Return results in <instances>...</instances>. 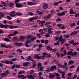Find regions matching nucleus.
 Returning a JSON list of instances; mask_svg holds the SVG:
<instances>
[{"label": "nucleus", "mask_w": 79, "mask_h": 79, "mask_svg": "<svg viewBox=\"0 0 79 79\" xmlns=\"http://www.w3.org/2000/svg\"><path fill=\"white\" fill-rule=\"evenodd\" d=\"M77 54V52H74L71 55L72 56H76Z\"/></svg>", "instance_id": "9b49d317"}, {"label": "nucleus", "mask_w": 79, "mask_h": 79, "mask_svg": "<svg viewBox=\"0 0 79 79\" xmlns=\"http://www.w3.org/2000/svg\"><path fill=\"white\" fill-rule=\"evenodd\" d=\"M56 55L58 57H60V53H59V52H56Z\"/></svg>", "instance_id": "864d4df0"}, {"label": "nucleus", "mask_w": 79, "mask_h": 79, "mask_svg": "<svg viewBox=\"0 0 79 79\" xmlns=\"http://www.w3.org/2000/svg\"><path fill=\"white\" fill-rule=\"evenodd\" d=\"M4 26V25L1 23L0 24V27H1V28H3Z\"/></svg>", "instance_id": "5fc2aeb1"}, {"label": "nucleus", "mask_w": 79, "mask_h": 79, "mask_svg": "<svg viewBox=\"0 0 79 79\" xmlns=\"http://www.w3.org/2000/svg\"><path fill=\"white\" fill-rule=\"evenodd\" d=\"M47 53L44 52L42 54L43 55V56H37L36 55H35L34 56V58H37V59H39L42 60H43V59H44L45 57H46V55H47Z\"/></svg>", "instance_id": "f257e3e1"}, {"label": "nucleus", "mask_w": 79, "mask_h": 79, "mask_svg": "<svg viewBox=\"0 0 79 79\" xmlns=\"http://www.w3.org/2000/svg\"><path fill=\"white\" fill-rule=\"evenodd\" d=\"M55 74L56 76V77H58L60 76V74L59 73H55Z\"/></svg>", "instance_id": "79ce46f5"}, {"label": "nucleus", "mask_w": 79, "mask_h": 79, "mask_svg": "<svg viewBox=\"0 0 79 79\" xmlns=\"http://www.w3.org/2000/svg\"><path fill=\"white\" fill-rule=\"evenodd\" d=\"M9 27V25L6 24V25H4V29H6V28H7V27Z\"/></svg>", "instance_id": "a878e982"}, {"label": "nucleus", "mask_w": 79, "mask_h": 79, "mask_svg": "<svg viewBox=\"0 0 79 79\" xmlns=\"http://www.w3.org/2000/svg\"><path fill=\"white\" fill-rule=\"evenodd\" d=\"M29 62H25L23 63V65L24 66H27L29 64Z\"/></svg>", "instance_id": "a211bd4d"}, {"label": "nucleus", "mask_w": 79, "mask_h": 79, "mask_svg": "<svg viewBox=\"0 0 79 79\" xmlns=\"http://www.w3.org/2000/svg\"><path fill=\"white\" fill-rule=\"evenodd\" d=\"M36 39V37H33L31 38V40L32 41H34V40H35Z\"/></svg>", "instance_id": "473e14b6"}, {"label": "nucleus", "mask_w": 79, "mask_h": 79, "mask_svg": "<svg viewBox=\"0 0 79 79\" xmlns=\"http://www.w3.org/2000/svg\"><path fill=\"white\" fill-rule=\"evenodd\" d=\"M56 21L57 22H58V21H61V19L60 18H58L56 19Z\"/></svg>", "instance_id": "ea45409f"}, {"label": "nucleus", "mask_w": 79, "mask_h": 79, "mask_svg": "<svg viewBox=\"0 0 79 79\" xmlns=\"http://www.w3.org/2000/svg\"><path fill=\"white\" fill-rule=\"evenodd\" d=\"M30 61H32V63L33 64H35V63H36L35 61V60H33V59H31L30 60Z\"/></svg>", "instance_id": "7c9ffc66"}, {"label": "nucleus", "mask_w": 79, "mask_h": 79, "mask_svg": "<svg viewBox=\"0 0 79 79\" xmlns=\"http://www.w3.org/2000/svg\"><path fill=\"white\" fill-rule=\"evenodd\" d=\"M15 68H20V66L19 65H15Z\"/></svg>", "instance_id": "3c124183"}, {"label": "nucleus", "mask_w": 79, "mask_h": 79, "mask_svg": "<svg viewBox=\"0 0 79 79\" xmlns=\"http://www.w3.org/2000/svg\"><path fill=\"white\" fill-rule=\"evenodd\" d=\"M0 76H1V78H4L5 76H6V74H5V73H2L1 74Z\"/></svg>", "instance_id": "ddd939ff"}, {"label": "nucleus", "mask_w": 79, "mask_h": 79, "mask_svg": "<svg viewBox=\"0 0 79 79\" xmlns=\"http://www.w3.org/2000/svg\"><path fill=\"white\" fill-rule=\"evenodd\" d=\"M44 42H45V44H47L48 43V40H45L44 41Z\"/></svg>", "instance_id": "338daca9"}, {"label": "nucleus", "mask_w": 79, "mask_h": 79, "mask_svg": "<svg viewBox=\"0 0 79 79\" xmlns=\"http://www.w3.org/2000/svg\"><path fill=\"white\" fill-rule=\"evenodd\" d=\"M53 31H48V34H53Z\"/></svg>", "instance_id": "e433bc0d"}, {"label": "nucleus", "mask_w": 79, "mask_h": 79, "mask_svg": "<svg viewBox=\"0 0 79 79\" xmlns=\"http://www.w3.org/2000/svg\"><path fill=\"white\" fill-rule=\"evenodd\" d=\"M11 36H13V35H12V34H10L8 35V37L9 39H11Z\"/></svg>", "instance_id": "c9c22d12"}, {"label": "nucleus", "mask_w": 79, "mask_h": 79, "mask_svg": "<svg viewBox=\"0 0 79 79\" xmlns=\"http://www.w3.org/2000/svg\"><path fill=\"white\" fill-rule=\"evenodd\" d=\"M69 65H71L72 64H74V61L73 60H70L69 62Z\"/></svg>", "instance_id": "f3484780"}, {"label": "nucleus", "mask_w": 79, "mask_h": 79, "mask_svg": "<svg viewBox=\"0 0 79 79\" xmlns=\"http://www.w3.org/2000/svg\"><path fill=\"white\" fill-rule=\"evenodd\" d=\"M18 78H22V79H26L27 77L26 76H24V75H18Z\"/></svg>", "instance_id": "20e7f679"}, {"label": "nucleus", "mask_w": 79, "mask_h": 79, "mask_svg": "<svg viewBox=\"0 0 79 79\" xmlns=\"http://www.w3.org/2000/svg\"><path fill=\"white\" fill-rule=\"evenodd\" d=\"M73 11V8H71L70 10V12H69V14H70V15H71L72 14H74V12Z\"/></svg>", "instance_id": "dca6fc26"}, {"label": "nucleus", "mask_w": 79, "mask_h": 79, "mask_svg": "<svg viewBox=\"0 0 79 79\" xmlns=\"http://www.w3.org/2000/svg\"><path fill=\"white\" fill-rule=\"evenodd\" d=\"M31 59V56H29L28 58L27 59V61H29Z\"/></svg>", "instance_id": "4c0bfd02"}, {"label": "nucleus", "mask_w": 79, "mask_h": 79, "mask_svg": "<svg viewBox=\"0 0 79 79\" xmlns=\"http://www.w3.org/2000/svg\"><path fill=\"white\" fill-rule=\"evenodd\" d=\"M66 28V27H64V25H63L62 26H61V29H64Z\"/></svg>", "instance_id": "49530a36"}, {"label": "nucleus", "mask_w": 79, "mask_h": 79, "mask_svg": "<svg viewBox=\"0 0 79 79\" xmlns=\"http://www.w3.org/2000/svg\"><path fill=\"white\" fill-rule=\"evenodd\" d=\"M0 46L1 47H6L5 44H1Z\"/></svg>", "instance_id": "72a5a7b5"}, {"label": "nucleus", "mask_w": 79, "mask_h": 79, "mask_svg": "<svg viewBox=\"0 0 79 79\" xmlns=\"http://www.w3.org/2000/svg\"><path fill=\"white\" fill-rule=\"evenodd\" d=\"M56 68V67L55 66H52L51 67V68L50 69V71H53V70L55 69Z\"/></svg>", "instance_id": "0eeeda50"}, {"label": "nucleus", "mask_w": 79, "mask_h": 79, "mask_svg": "<svg viewBox=\"0 0 79 79\" xmlns=\"http://www.w3.org/2000/svg\"><path fill=\"white\" fill-rule=\"evenodd\" d=\"M7 18L8 19H12V18L10 16H7Z\"/></svg>", "instance_id": "774afa93"}, {"label": "nucleus", "mask_w": 79, "mask_h": 79, "mask_svg": "<svg viewBox=\"0 0 79 79\" xmlns=\"http://www.w3.org/2000/svg\"><path fill=\"white\" fill-rule=\"evenodd\" d=\"M64 74L65 73L64 72H63V74L62 75V77L63 78V79H65V77H64Z\"/></svg>", "instance_id": "c756f323"}, {"label": "nucleus", "mask_w": 79, "mask_h": 79, "mask_svg": "<svg viewBox=\"0 0 79 79\" xmlns=\"http://www.w3.org/2000/svg\"><path fill=\"white\" fill-rule=\"evenodd\" d=\"M67 55H72L73 54V51H69L67 53Z\"/></svg>", "instance_id": "412c9836"}, {"label": "nucleus", "mask_w": 79, "mask_h": 79, "mask_svg": "<svg viewBox=\"0 0 79 79\" xmlns=\"http://www.w3.org/2000/svg\"><path fill=\"white\" fill-rule=\"evenodd\" d=\"M18 34V32L17 31H14L13 34H11L13 36L15 35H16V34Z\"/></svg>", "instance_id": "6ab92c4d"}, {"label": "nucleus", "mask_w": 79, "mask_h": 79, "mask_svg": "<svg viewBox=\"0 0 79 79\" xmlns=\"http://www.w3.org/2000/svg\"><path fill=\"white\" fill-rule=\"evenodd\" d=\"M29 15H30V16H33L34 15V14L32 12H30L28 14Z\"/></svg>", "instance_id": "6e6d98bb"}, {"label": "nucleus", "mask_w": 79, "mask_h": 79, "mask_svg": "<svg viewBox=\"0 0 79 79\" xmlns=\"http://www.w3.org/2000/svg\"><path fill=\"white\" fill-rule=\"evenodd\" d=\"M79 43H74L73 45V46H76V45H79Z\"/></svg>", "instance_id": "f704fd0d"}, {"label": "nucleus", "mask_w": 79, "mask_h": 79, "mask_svg": "<svg viewBox=\"0 0 79 79\" xmlns=\"http://www.w3.org/2000/svg\"><path fill=\"white\" fill-rule=\"evenodd\" d=\"M62 1H60L58 2H54L53 4V5H54L55 6H56V5H58V4H60V3H62Z\"/></svg>", "instance_id": "f8f14e48"}, {"label": "nucleus", "mask_w": 79, "mask_h": 79, "mask_svg": "<svg viewBox=\"0 0 79 79\" xmlns=\"http://www.w3.org/2000/svg\"><path fill=\"white\" fill-rule=\"evenodd\" d=\"M45 37H46V38L49 37H50V35L47 34L45 35Z\"/></svg>", "instance_id": "13d9d810"}, {"label": "nucleus", "mask_w": 79, "mask_h": 79, "mask_svg": "<svg viewBox=\"0 0 79 79\" xmlns=\"http://www.w3.org/2000/svg\"><path fill=\"white\" fill-rule=\"evenodd\" d=\"M15 5L16 7L17 8H21V7H23V6L22 5L18 3H16Z\"/></svg>", "instance_id": "1a4fd4ad"}, {"label": "nucleus", "mask_w": 79, "mask_h": 79, "mask_svg": "<svg viewBox=\"0 0 79 79\" xmlns=\"http://www.w3.org/2000/svg\"><path fill=\"white\" fill-rule=\"evenodd\" d=\"M18 39V38L16 37H14L12 38V40H14L15 41H16V40H17Z\"/></svg>", "instance_id": "bb28decb"}, {"label": "nucleus", "mask_w": 79, "mask_h": 79, "mask_svg": "<svg viewBox=\"0 0 79 79\" xmlns=\"http://www.w3.org/2000/svg\"><path fill=\"white\" fill-rule=\"evenodd\" d=\"M5 63H6V64H9L10 63V61H9L7 60H5Z\"/></svg>", "instance_id": "37998d69"}, {"label": "nucleus", "mask_w": 79, "mask_h": 79, "mask_svg": "<svg viewBox=\"0 0 79 79\" xmlns=\"http://www.w3.org/2000/svg\"><path fill=\"white\" fill-rule=\"evenodd\" d=\"M17 51L18 52H19V53H22V50L20 49H17Z\"/></svg>", "instance_id": "a18cd8bd"}, {"label": "nucleus", "mask_w": 79, "mask_h": 79, "mask_svg": "<svg viewBox=\"0 0 79 79\" xmlns=\"http://www.w3.org/2000/svg\"><path fill=\"white\" fill-rule=\"evenodd\" d=\"M5 73L6 74V75H7V74H9V72L8 71V70H6L5 71Z\"/></svg>", "instance_id": "c03bdc74"}, {"label": "nucleus", "mask_w": 79, "mask_h": 79, "mask_svg": "<svg viewBox=\"0 0 79 79\" xmlns=\"http://www.w3.org/2000/svg\"><path fill=\"white\" fill-rule=\"evenodd\" d=\"M74 40H73L69 41V43L71 44H72V45H73V44H74Z\"/></svg>", "instance_id": "5701e85b"}, {"label": "nucleus", "mask_w": 79, "mask_h": 79, "mask_svg": "<svg viewBox=\"0 0 79 79\" xmlns=\"http://www.w3.org/2000/svg\"><path fill=\"white\" fill-rule=\"evenodd\" d=\"M4 40L5 41H6V42H8V41H9L10 42L11 41V40L7 38H4Z\"/></svg>", "instance_id": "b1692460"}, {"label": "nucleus", "mask_w": 79, "mask_h": 79, "mask_svg": "<svg viewBox=\"0 0 79 79\" xmlns=\"http://www.w3.org/2000/svg\"><path fill=\"white\" fill-rule=\"evenodd\" d=\"M25 72V71H20L19 73V74H23V73H24Z\"/></svg>", "instance_id": "c85d7f7f"}, {"label": "nucleus", "mask_w": 79, "mask_h": 79, "mask_svg": "<svg viewBox=\"0 0 79 79\" xmlns=\"http://www.w3.org/2000/svg\"><path fill=\"white\" fill-rule=\"evenodd\" d=\"M1 15H0V17H4V14H3L2 12H1V14H0Z\"/></svg>", "instance_id": "603ef678"}, {"label": "nucleus", "mask_w": 79, "mask_h": 79, "mask_svg": "<svg viewBox=\"0 0 79 79\" xmlns=\"http://www.w3.org/2000/svg\"><path fill=\"white\" fill-rule=\"evenodd\" d=\"M28 43H26V44H25V45L26 47H29V46L28 45V44H27Z\"/></svg>", "instance_id": "e2e57ef3"}, {"label": "nucleus", "mask_w": 79, "mask_h": 79, "mask_svg": "<svg viewBox=\"0 0 79 79\" xmlns=\"http://www.w3.org/2000/svg\"><path fill=\"white\" fill-rule=\"evenodd\" d=\"M23 45V43H16L14 44V45H17L18 47H21Z\"/></svg>", "instance_id": "423d86ee"}, {"label": "nucleus", "mask_w": 79, "mask_h": 79, "mask_svg": "<svg viewBox=\"0 0 79 79\" xmlns=\"http://www.w3.org/2000/svg\"><path fill=\"white\" fill-rule=\"evenodd\" d=\"M43 9H47L48 8V4L47 3H45L43 6H42Z\"/></svg>", "instance_id": "9d476101"}, {"label": "nucleus", "mask_w": 79, "mask_h": 79, "mask_svg": "<svg viewBox=\"0 0 79 79\" xmlns=\"http://www.w3.org/2000/svg\"><path fill=\"white\" fill-rule=\"evenodd\" d=\"M51 16H52V14H49L48 15L47 17V19H49L50 17H51Z\"/></svg>", "instance_id": "a19ab883"}, {"label": "nucleus", "mask_w": 79, "mask_h": 79, "mask_svg": "<svg viewBox=\"0 0 79 79\" xmlns=\"http://www.w3.org/2000/svg\"><path fill=\"white\" fill-rule=\"evenodd\" d=\"M15 13H16V12L15 11H12L10 13V16H11V17H15V16H16V15H15Z\"/></svg>", "instance_id": "7ed1b4c3"}, {"label": "nucleus", "mask_w": 79, "mask_h": 79, "mask_svg": "<svg viewBox=\"0 0 79 79\" xmlns=\"http://www.w3.org/2000/svg\"><path fill=\"white\" fill-rule=\"evenodd\" d=\"M49 78H54V77H55V74L53 73L52 74V73H49Z\"/></svg>", "instance_id": "6e6552de"}, {"label": "nucleus", "mask_w": 79, "mask_h": 79, "mask_svg": "<svg viewBox=\"0 0 79 79\" xmlns=\"http://www.w3.org/2000/svg\"><path fill=\"white\" fill-rule=\"evenodd\" d=\"M31 59V56H29L28 58L27 59V61H29Z\"/></svg>", "instance_id": "58836bf2"}, {"label": "nucleus", "mask_w": 79, "mask_h": 79, "mask_svg": "<svg viewBox=\"0 0 79 79\" xmlns=\"http://www.w3.org/2000/svg\"><path fill=\"white\" fill-rule=\"evenodd\" d=\"M27 77L28 78V79H34V77L32 75H27Z\"/></svg>", "instance_id": "39448f33"}, {"label": "nucleus", "mask_w": 79, "mask_h": 79, "mask_svg": "<svg viewBox=\"0 0 79 79\" xmlns=\"http://www.w3.org/2000/svg\"><path fill=\"white\" fill-rule=\"evenodd\" d=\"M9 5L10 6V7H12V6L14 5V4L13 3H11Z\"/></svg>", "instance_id": "052dcab7"}, {"label": "nucleus", "mask_w": 79, "mask_h": 79, "mask_svg": "<svg viewBox=\"0 0 79 79\" xmlns=\"http://www.w3.org/2000/svg\"><path fill=\"white\" fill-rule=\"evenodd\" d=\"M18 2H19V0H15V3H18Z\"/></svg>", "instance_id": "0e129e2a"}, {"label": "nucleus", "mask_w": 79, "mask_h": 79, "mask_svg": "<svg viewBox=\"0 0 79 79\" xmlns=\"http://www.w3.org/2000/svg\"><path fill=\"white\" fill-rule=\"evenodd\" d=\"M20 38L21 39H22V40H23V39H24L25 37L24 36H23L22 35H21L20 36Z\"/></svg>", "instance_id": "09e8293b"}, {"label": "nucleus", "mask_w": 79, "mask_h": 79, "mask_svg": "<svg viewBox=\"0 0 79 79\" xmlns=\"http://www.w3.org/2000/svg\"><path fill=\"white\" fill-rule=\"evenodd\" d=\"M9 29H13L14 28V26L13 25H9Z\"/></svg>", "instance_id": "393cba45"}, {"label": "nucleus", "mask_w": 79, "mask_h": 79, "mask_svg": "<svg viewBox=\"0 0 79 79\" xmlns=\"http://www.w3.org/2000/svg\"><path fill=\"white\" fill-rule=\"evenodd\" d=\"M15 15L17 16H21L22 15V14L20 12H17L15 13Z\"/></svg>", "instance_id": "aec40b11"}, {"label": "nucleus", "mask_w": 79, "mask_h": 79, "mask_svg": "<svg viewBox=\"0 0 79 79\" xmlns=\"http://www.w3.org/2000/svg\"><path fill=\"white\" fill-rule=\"evenodd\" d=\"M27 3L28 5H36L37 3V2H35L33 3L32 2H28Z\"/></svg>", "instance_id": "4468645a"}, {"label": "nucleus", "mask_w": 79, "mask_h": 79, "mask_svg": "<svg viewBox=\"0 0 79 79\" xmlns=\"http://www.w3.org/2000/svg\"><path fill=\"white\" fill-rule=\"evenodd\" d=\"M76 77H77V75L75 74L73 77V79H75V78H76Z\"/></svg>", "instance_id": "680f3d73"}, {"label": "nucleus", "mask_w": 79, "mask_h": 79, "mask_svg": "<svg viewBox=\"0 0 79 79\" xmlns=\"http://www.w3.org/2000/svg\"><path fill=\"white\" fill-rule=\"evenodd\" d=\"M61 67H62V68H67V67L66 66L64 65H61Z\"/></svg>", "instance_id": "de8ad7c7"}, {"label": "nucleus", "mask_w": 79, "mask_h": 79, "mask_svg": "<svg viewBox=\"0 0 79 79\" xmlns=\"http://www.w3.org/2000/svg\"><path fill=\"white\" fill-rule=\"evenodd\" d=\"M64 37L65 38H69V35H64Z\"/></svg>", "instance_id": "4d7b16f0"}, {"label": "nucleus", "mask_w": 79, "mask_h": 79, "mask_svg": "<svg viewBox=\"0 0 79 79\" xmlns=\"http://www.w3.org/2000/svg\"><path fill=\"white\" fill-rule=\"evenodd\" d=\"M26 43L27 44H29V43H31V40H27V41Z\"/></svg>", "instance_id": "cd10ccee"}, {"label": "nucleus", "mask_w": 79, "mask_h": 79, "mask_svg": "<svg viewBox=\"0 0 79 79\" xmlns=\"http://www.w3.org/2000/svg\"><path fill=\"white\" fill-rule=\"evenodd\" d=\"M40 42L41 43H45V40H40Z\"/></svg>", "instance_id": "bf43d9fd"}, {"label": "nucleus", "mask_w": 79, "mask_h": 79, "mask_svg": "<svg viewBox=\"0 0 79 79\" xmlns=\"http://www.w3.org/2000/svg\"><path fill=\"white\" fill-rule=\"evenodd\" d=\"M36 36L38 37L39 39H40L41 38V36H40V34H37L36 35Z\"/></svg>", "instance_id": "2f4dec72"}, {"label": "nucleus", "mask_w": 79, "mask_h": 79, "mask_svg": "<svg viewBox=\"0 0 79 79\" xmlns=\"http://www.w3.org/2000/svg\"><path fill=\"white\" fill-rule=\"evenodd\" d=\"M67 12H68L67 10H66L64 12H62V13H58L57 14V15L58 16H64L65 15V13H67Z\"/></svg>", "instance_id": "f03ea898"}, {"label": "nucleus", "mask_w": 79, "mask_h": 79, "mask_svg": "<svg viewBox=\"0 0 79 79\" xmlns=\"http://www.w3.org/2000/svg\"><path fill=\"white\" fill-rule=\"evenodd\" d=\"M76 26V24H75V23H73L70 26L71 27H73V26Z\"/></svg>", "instance_id": "8fccbe9b"}, {"label": "nucleus", "mask_w": 79, "mask_h": 79, "mask_svg": "<svg viewBox=\"0 0 79 79\" xmlns=\"http://www.w3.org/2000/svg\"><path fill=\"white\" fill-rule=\"evenodd\" d=\"M59 43H60V41H58L57 43H55L54 45L55 46L56 45H59Z\"/></svg>", "instance_id": "4be33fe9"}, {"label": "nucleus", "mask_w": 79, "mask_h": 79, "mask_svg": "<svg viewBox=\"0 0 79 79\" xmlns=\"http://www.w3.org/2000/svg\"><path fill=\"white\" fill-rule=\"evenodd\" d=\"M60 41H61V44H64L65 42V39H60L59 40Z\"/></svg>", "instance_id": "2eb2a0df"}, {"label": "nucleus", "mask_w": 79, "mask_h": 79, "mask_svg": "<svg viewBox=\"0 0 79 79\" xmlns=\"http://www.w3.org/2000/svg\"><path fill=\"white\" fill-rule=\"evenodd\" d=\"M5 48H12V47L11 46H10L9 45H8L5 47Z\"/></svg>", "instance_id": "69168bd1"}]
</instances>
